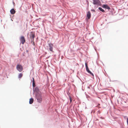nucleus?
Segmentation results:
<instances>
[{"instance_id":"4468645a","label":"nucleus","mask_w":128,"mask_h":128,"mask_svg":"<svg viewBox=\"0 0 128 128\" xmlns=\"http://www.w3.org/2000/svg\"><path fill=\"white\" fill-rule=\"evenodd\" d=\"M87 72L89 73L90 74H92V76H94V74L93 73H92L89 70H87Z\"/></svg>"},{"instance_id":"6e6552de","label":"nucleus","mask_w":128,"mask_h":128,"mask_svg":"<svg viewBox=\"0 0 128 128\" xmlns=\"http://www.w3.org/2000/svg\"><path fill=\"white\" fill-rule=\"evenodd\" d=\"M91 14L90 11L88 12L87 13V17L88 19H89L91 17Z\"/></svg>"},{"instance_id":"0eeeda50","label":"nucleus","mask_w":128,"mask_h":128,"mask_svg":"<svg viewBox=\"0 0 128 128\" xmlns=\"http://www.w3.org/2000/svg\"><path fill=\"white\" fill-rule=\"evenodd\" d=\"M102 7L103 8H105L108 10H110V8L106 4L103 5L102 6Z\"/></svg>"},{"instance_id":"7ed1b4c3","label":"nucleus","mask_w":128,"mask_h":128,"mask_svg":"<svg viewBox=\"0 0 128 128\" xmlns=\"http://www.w3.org/2000/svg\"><path fill=\"white\" fill-rule=\"evenodd\" d=\"M16 68L17 70L20 72H21L23 69L22 66L21 64H17Z\"/></svg>"},{"instance_id":"bb28decb","label":"nucleus","mask_w":128,"mask_h":128,"mask_svg":"<svg viewBox=\"0 0 128 128\" xmlns=\"http://www.w3.org/2000/svg\"><path fill=\"white\" fill-rule=\"evenodd\" d=\"M26 51H27V52H28V50H27Z\"/></svg>"},{"instance_id":"393cba45","label":"nucleus","mask_w":128,"mask_h":128,"mask_svg":"<svg viewBox=\"0 0 128 128\" xmlns=\"http://www.w3.org/2000/svg\"><path fill=\"white\" fill-rule=\"evenodd\" d=\"M92 11H94V10H92Z\"/></svg>"},{"instance_id":"f8f14e48","label":"nucleus","mask_w":128,"mask_h":128,"mask_svg":"<svg viewBox=\"0 0 128 128\" xmlns=\"http://www.w3.org/2000/svg\"><path fill=\"white\" fill-rule=\"evenodd\" d=\"M98 9L100 10L102 12H105L104 10L101 7H99L98 8Z\"/></svg>"},{"instance_id":"4be33fe9","label":"nucleus","mask_w":128,"mask_h":128,"mask_svg":"<svg viewBox=\"0 0 128 128\" xmlns=\"http://www.w3.org/2000/svg\"><path fill=\"white\" fill-rule=\"evenodd\" d=\"M127 123L128 125V118H127Z\"/></svg>"},{"instance_id":"f3484780","label":"nucleus","mask_w":128,"mask_h":128,"mask_svg":"<svg viewBox=\"0 0 128 128\" xmlns=\"http://www.w3.org/2000/svg\"><path fill=\"white\" fill-rule=\"evenodd\" d=\"M69 98H70V103H71L72 102V98H71V97L70 96H69Z\"/></svg>"},{"instance_id":"f03ea898","label":"nucleus","mask_w":128,"mask_h":128,"mask_svg":"<svg viewBox=\"0 0 128 128\" xmlns=\"http://www.w3.org/2000/svg\"><path fill=\"white\" fill-rule=\"evenodd\" d=\"M92 3L94 5L99 6L101 4V2L99 0H92Z\"/></svg>"},{"instance_id":"f257e3e1","label":"nucleus","mask_w":128,"mask_h":128,"mask_svg":"<svg viewBox=\"0 0 128 128\" xmlns=\"http://www.w3.org/2000/svg\"><path fill=\"white\" fill-rule=\"evenodd\" d=\"M35 97L38 102L40 103L42 102V98L40 94L38 93H36L35 95Z\"/></svg>"},{"instance_id":"423d86ee","label":"nucleus","mask_w":128,"mask_h":128,"mask_svg":"<svg viewBox=\"0 0 128 128\" xmlns=\"http://www.w3.org/2000/svg\"><path fill=\"white\" fill-rule=\"evenodd\" d=\"M30 37H32V38L31 40L32 42L34 40V38L35 37L34 33L32 32H31L30 34Z\"/></svg>"},{"instance_id":"dca6fc26","label":"nucleus","mask_w":128,"mask_h":128,"mask_svg":"<svg viewBox=\"0 0 128 128\" xmlns=\"http://www.w3.org/2000/svg\"><path fill=\"white\" fill-rule=\"evenodd\" d=\"M47 84H46V86H44L43 87L44 88H45L46 87V90H45H45H46V91H47V88H48V86H47Z\"/></svg>"},{"instance_id":"a211bd4d","label":"nucleus","mask_w":128,"mask_h":128,"mask_svg":"<svg viewBox=\"0 0 128 128\" xmlns=\"http://www.w3.org/2000/svg\"><path fill=\"white\" fill-rule=\"evenodd\" d=\"M32 84L35 83V82L34 80V78H32Z\"/></svg>"},{"instance_id":"9b49d317","label":"nucleus","mask_w":128,"mask_h":128,"mask_svg":"<svg viewBox=\"0 0 128 128\" xmlns=\"http://www.w3.org/2000/svg\"><path fill=\"white\" fill-rule=\"evenodd\" d=\"M33 90L35 92H38L39 91V89H38V88L37 87H36L35 88L34 90V89H33Z\"/></svg>"},{"instance_id":"b1692460","label":"nucleus","mask_w":128,"mask_h":128,"mask_svg":"<svg viewBox=\"0 0 128 128\" xmlns=\"http://www.w3.org/2000/svg\"><path fill=\"white\" fill-rule=\"evenodd\" d=\"M11 20L12 21H13V20L12 19H11Z\"/></svg>"},{"instance_id":"20e7f679","label":"nucleus","mask_w":128,"mask_h":128,"mask_svg":"<svg viewBox=\"0 0 128 128\" xmlns=\"http://www.w3.org/2000/svg\"><path fill=\"white\" fill-rule=\"evenodd\" d=\"M20 42L23 44L25 42V40L24 37L23 36H22L20 38Z\"/></svg>"},{"instance_id":"412c9836","label":"nucleus","mask_w":128,"mask_h":128,"mask_svg":"<svg viewBox=\"0 0 128 128\" xmlns=\"http://www.w3.org/2000/svg\"><path fill=\"white\" fill-rule=\"evenodd\" d=\"M86 68V71L89 70V69L88 67Z\"/></svg>"},{"instance_id":"6ab92c4d","label":"nucleus","mask_w":128,"mask_h":128,"mask_svg":"<svg viewBox=\"0 0 128 128\" xmlns=\"http://www.w3.org/2000/svg\"><path fill=\"white\" fill-rule=\"evenodd\" d=\"M32 86L33 88H34L35 86V83L34 84H32Z\"/></svg>"},{"instance_id":"ddd939ff","label":"nucleus","mask_w":128,"mask_h":128,"mask_svg":"<svg viewBox=\"0 0 128 128\" xmlns=\"http://www.w3.org/2000/svg\"><path fill=\"white\" fill-rule=\"evenodd\" d=\"M22 76V73H20L19 74L18 76V78H21Z\"/></svg>"},{"instance_id":"aec40b11","label":"nucleus","mask_w":128,"mask_h":128,"mask_svg":"<svg viewBox=\"0 0 128 128\" xmlns=\"http://www.w3.org/2000/svg\"><path fill=\"white\" fill-rule=\"evenodd\" d=\"M85 64V66H86V68L88 67L87 63H86Z\"/></svg>"},{"instance_id":"5701e85b","label":"nucleus","mask_w":128,"mask_h":128,"mask_svg":"<svg viewBox=\"0 0 128 128\" xmlns=\"http://www.w3.org/2000/svg\"><path fill=\"white\" fill-rule=\"evenodd\" d=\"M47 82L48 81V76H47Z\"/></svg>"},{"instance_id":"9d476101","label":"nucleus","mask_w":128,"mask_h":128,"mask_svg":"<svg viewBox=\"0 0 128 128\" xmlns=\"http://www.w3.org/2000/svg\"><path fill=\"white\" fill-rule=\"evenodd\" d=\"M34 99L33 98H31L29 100V103L30 104H32L34 102Z\"/></svg>"},{"instance_id":"1a4fd4ad","label":"nucleus","mask_w":128,"mask_h":128,"mask_svg":"<svg viewBox=\"0 0 128 128\" xmlns=\"http://www.w3.org/2000/svg\"><path fill=\"white\" fill-rule=\"evenodd\" d=\"M10 12L11 14H13L15 13L16 11L14 8H12L10 10Z\"/></svg>"},{"instance_id":"39448f33","label":"nucleus","mask_w":128,"mask_h":128,"mask_svg":"<svg viewBox=\"0 0 128 128\" xmlns=\"http://www.w3.org/2000/svg\"><path fill=\"white\" fill-rule=\"evenodd\" d=\"M49 49L50 51L52 52H54L53 51V48L54 47V45L53 44H49Z\"/></svg>"},{"instance_id":"a878e982","label":"nucleus","mask_w":128,"mask_h":128,"mask_svg":"<svg viewBox=\"0 0 128 128\" xmlns=\"http://www.w3.org/2000/svg\"><path fill=\"white\" fill-rule=\"evenodd\" d=\"M46 61L48 62V60H46Z\"/></svg>"},{"instance_id":"2eb2a0df","label":"nucleus","mask_w":128,"mask_h":128,"mask_svg":"<svg viewBox=\"0 0 128 128\" xmlns=\"http://www.w3.org/2000/svg\"><path fill=\"white\" fill-rule=\"evenodd\" d=\"M87 72L89 73L90 74H92V76H94V74L93 73H92L89 70H87Z\"/></svg>"}]
</instances>
